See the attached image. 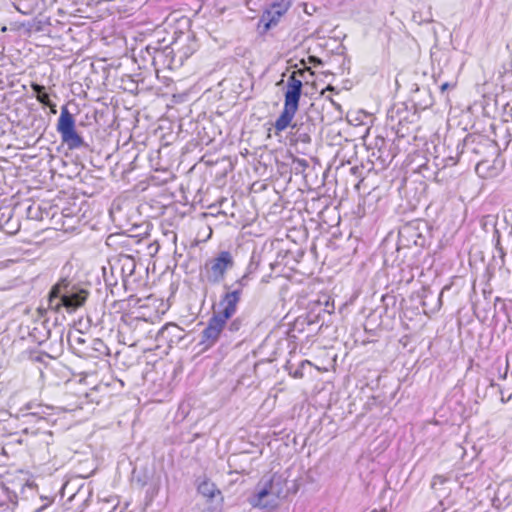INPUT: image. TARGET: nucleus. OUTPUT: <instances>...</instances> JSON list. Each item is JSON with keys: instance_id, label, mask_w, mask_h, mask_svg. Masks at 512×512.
Listing matches in <instances>:
<instances>
[{"instance_id": "nucleus-1", "label": "nucleus", "mask_w": 512, "mask_h": 512, "mask_svg": "<svg viewBox=\"0 0 512 512\" xmlns=\"http://www.w3.org/2000/svg\"><path fill=\"white\" fill-rule=\"evenodd\" d=\"M304 67L294 70L288 77L284 91V106L273 124L274 134L279 136L284 130L292 125V121L299 109L302 95L303 79L307 72L314 75L312 69L306 66L305 60H301Z\"/></svg>"}, {"instance_id": "nucleus-2", "label": "nucleus", "mask_w": 512, "mask_h": 512, "mask_svg": "<svg viewBox=\"0 0 512 512\" xmlns=\"http://www.w3.org/2000/svg\"><path fill=\"white\" fill-rule=\"evenodd\" d=\"M241 296V289L227 292L222 296L219 303L221 310L213 314L207 327L202 332L201 344L205 348L212 347L218 341L227 321L236 313Z\"/></svg>"}, {"instance_id": "nucleus-3", "label": "nucleus", "mask_w": 512, "mask_h": 512, "mask_svg": "<svg viewBox=\"0 0 512 512\" xmlns=\"http://www.w3.org/2000/svg\"><path fill=\"white\" fill-rule=\"evenodd\" d=\"M287 480L278 473L262 478L255 493L250 497L249 503L254 508L272 511L279 505V500L285 495Z\"/></svg>"}, {"instance_id": "nucleus-4", "label": "nucleus", "mask_w": 512, "mask_h": 512, "mask_svg": "<svg viewBox=\"0 0 512 512\" xmlns=\"http://www.w3.org/2000/svg\"><path fill=\"white\" fill-rule=\"evenodd\" d=\"M70 285V281L67 278H61L57 283H55L48 296V301L50 308L54 312H60L61 308H66L67 311H75L76 309L82 307L87 298L89 296V292L85 289H80L78 292L72 293L70 295L62 294L63 291H66Z\"/></svg>"}, {"instance_id": "nucleus-5", "label": "nucleus", "mask_w": 512, "mask_h": 512, "mask_svg": "<svg viewBox=\"0 0 512 512\" xmlns=\"http://www.w3.org/2000/svg\"><path fill=\"white\" fill-rule=\"evenodd\" d=\"M234 266V258L229 251H220L215 257L208 260L203 267V276L209 283H219L227 271Z\"/></svg>"}, {"instance_id": "nucleus-6", "label": "nucleus", "mask_w": 512, "mask_h": 512, "mask_svg": "<svg viewBox=\"0 0 512 512\" xmlns=\"http://www.w3.org/2000/svg\"><path fill=\"white\" fill-rule=\"evenodd\" d=\"M56 129L61 136L62 142L67 144L70 149H76L83 145L84 141L76 131L74 116L66 106L61 108Z\"/></svg>"}, {"instance_id": "nucleus-7", "label": "nucleus", "mask_w": 512, "mask_h": 512, "mask_svg": "<svg viewBox=\"0 0 512 512\" xmlns=\"http://www.w3.org/2000/svg\"><path fill=\"white\" fill-rule=\"evenodd\" d=\"M292 5V0H274L262 13L258 28L267 33L276 27Z\"/></svg>"}, {"instance_id": "nucleus-8", "label": "nucleus", "mask_w": 512, "mask_h": 512, "mask_svg": "<svg viewBox=\"0 0 512 512\" xmlns=\"http://www.w3.org/2000/svg\"><path fill=\"white\" fill-rule=\"evenodd\" d=\"M184 330L175 323H167L165 324L158 332L157 338L159 340L165 341L168 346H172L173 344L179 343L182 339H184Z\"/></svg>"}, {"instance_id": "nucleus-9", "label": "nucleus", "mask_w": 512, "mask_h": 512, "mask_svg": "<svg viewBox=\"0 0 512 512\" xmlns=\"http://www.w3.org/2000/svg\"><path fill=\"white\" fill-rule=\"evenodd\" d=\"M197 491L206 500L218 499L222 495L221 490L210 479H203L197 486Z\"/></svg>"}, {"instance_id": "nucleus-10", "label": "nucleus", "mask_w": 512, "mask_h": 512, "mask_svg": "<svg viewBox=\"0 0 512 512\" xmlns=\"http://www.w3.org/2000/svg\"><path fill=\"white\" fill-rule=\"evenodd\" d=\"M31 88L34 92H36V99L41 104L49 107L52 113H56V105L51 101L49 94L45 92V87L35 82H32Z\"/></svg>"}, {"instance_id": "nucleus-11", "label": "nucleus", "mask_w": 512, "mask_h": 512, "mask_svg": "<svg viewBox=\"0 0 512 512\" xmlns=\"http://www.w3.org/2000/svg\"><path fill=\"white\" fill-rule=\"evenodd\" d=\"M224 505V497L220 496V498L213 500H207L206 505L203 507L201 512H222Z\"/></svg>"}, {"instance_id": "nucleus-12", "label": "nucleus", "mask_w": 512, "mask_h": 512, "mask_svg": "<svg viewBox=\"0 0 512 512\" xmlns=\"http://www.w3.org/2000/svg\"><path fill=\"white\" fill-rule=\"evenodd\" d=\"M306 365L314 366L313 363L309 360H303L299 363L298 367L294 370L290 369L288 371V375L293 379H302L304 378V368Z\"/></svg>"}, {"instance_id": "nucleus-13", "label": "nucleus", "mask_w": 512, "mask_h": 512, "mask_svg": "<svg viewBox=\"0 0 512 512\" xmlns=\"http://www.w3.org/2000/svg\"><path fill=\"white\" fill-rule=\"evenodd\" d=\"M447 478L443 475H435L432 480V486L443 485L447 482Z\"/></svg>"}, {"instance_id": "nucleus-14", "label": "nucleus", "mask_w": 512, "mask_h": 512, "mask_svg": "<svg viewBox=\"0 0 512 512\" xmlns=\"http://www.w3.org/2000/svg\"><path fill=\"white\" fill-rule=\"evenodd\" d=\"M308 62L309 63H312L314 65H321L322 64V60L316 56H309L308 57Z\"/></svg>"}, {"instance_id": "nucleus-15", "label": "nucleus", "mask_w": 512, "mask_h": 512, "mask_svg": "<svg viewBox=\"0 0 512 512\" xmlns=\"http://www.w3.org/2000/svg\"><path fill=\"white\" fill-rule=\"evenodd\" d=\"M450 87H454V85H451L450 83L445 82V83H443V84L440 86V90H441V92H444V91H446L447 89H449Z\"/></svg>"}, {"instance_id": "nucleus-16", "label": "nucleus", "mask_w": 512, "mask_h": 512, "mask_svg": "<svg viewBox=\"0 0 512 512\" xmlns=\"http://www.w3.org/2000/svg\"><path fill=\"white\" fill-rule=\"evenodd\" d=\"M335 90H336V89H335V87H334V86H332V85H328L325 89H323V90L321 91V95H324L326 91L334 92Z\"/></svg>"}, {"instance_id": "nucleus-17", "label": "nucleus", "mask_w": 512, "mask_h": 512, "mask_svg": "<svg viewBox=\"0 0 512 512\" xmlns=\"http://www.w3.org/2000/svg\"><path fill=\"white\" fill-rule=\"evenodd\" d=\"M371 512H387V508L386 507H382L380 509H373Z\"/></svg>"}, {"instance_id": "nucleus-18", "label": "nucleus", "mask_w": 512, "mask_h": 512, "mask_svg": "<svg viewBox=\"0 0 512 512\" xmlns=\"http://www.w3.org/2000/svg\"><path fill=\"white\" fill-rule=\"evenodd\" d=\"M315 368L318 370V371H326V369H321L320 367L318 366H315Z\"/></svg>"}, {"instance_id": "nucleus-19", "label": "nucleus", "mask_w": 512, "mask_h": 512, "mask_svg": "<svg viewBox=\"0 0 512 512\" xmlns=\"http://www.w3.org/2000/svg\"><path fill=\"white\" fill-rule=\"evenodd\" d=\"M6 30H7V27H6V26H3V27L1 28V31H2V32H6Z\"/></svg>"}, {"instance_id": "nucleus-20", "label": "nucleus", "mask_w": 512, "mask_h": 512, "mask_svg": "<svg viewBox=\"0 0 512 512\" xmlns=\"http://www.w3.org/2000/svg\"><path fill=\"white\" fill-rule=\"evenodd\" d=\"M327 99H328L330 102L334 103V100H333L331 97H327Z\"/></svg>"}, {"instance_id": "nucleus-21", "label": "nucleus", "mask_w": 512, "mask_h": 512, "mask_svg": "<svg viewBox=\"0 0 512 512\" xmlns=\"http://www.w3.org/2000/svg\"><path fill=\"white\" fill-rule=\"evenodd\" d=\"M268 137H271V129H268Z\"/></svg>"}]
</instances>
